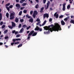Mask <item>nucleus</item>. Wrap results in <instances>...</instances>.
<instances>
[{
    "label": "nucleus",
    "mask_w": 74,
    "mask_h": 74,
    "mask_svg": "<svg viewBox=\"0 0 74 74\" xmlns=\"http://www.w3.org/2000/svg\"><path fill=\"white\" fill-rule=\"evenodd\" d=\"M55 27H53V28H50V30H49L48 32H44L45 34H48L50 33V31L51 32H53V31H57V32H59L58 30H61V27H60V25H59L58 23H54Z\"/></svg>",
    "instance_id": "nucleus-1"
},
{
    "label": "nucleus",
    "mask_w": 74,
    "mask_h": 74,
    "mask_svg": "<svg viewBox=\"0 0 74 74\" xmlns=\"http://www.w3.org/2000/svg\"><path fill=\"white\" fill-rule=\"evenodd\" d=\"M37 32H34V31L33 30L32 31H31L30 32L29 34L28 35V36H30L32 35V36H35L37 35Z\"/></svg>",
    "instance_id": "nucleus-2"
},
{
    "label": "nucleus",
    "mask_w": 74,
    "mask_h": 74,
    "mask_svg": "<svg viewBox=\"0 0 74 74\" xmlns=\"http://www.w3.org/2000/svg\"><path fill=\"white\" fill-rule=\"evenodd\" d=\"M15 14V12H14L13 13H11L10 16V20H12V19H14L15 18V16H14Z\"/></svg>",
    "instance_id": "nucleus-3"
},
{
    "label": "nucleus",
    "mask_w": 74,
    "mask_h": 74,
    "mask_svg": "<svg viewBox=\"0 0 74 74\" xmlns=\"http://www.w3.org/2000/svg\"><path fill=\"white\" fill-rule=\"evenodd\" d=\"M50 27H51V25H49L48 27L47 26H45L43 27L44 29L45 30H50Z\"/></svg>",
    "instance_id": "nucleus-4"
},
{
    "label": "nucleus",
    "mask_w": 74,
    "mask_h": 74,
    "mask_svg": "<svg viewBox=\"0 0 74 74\" xmlns=\"http://www.w3.org/2000/svg\"><path fill=\"white\" fill-rule=\"evenodd\" d=\"M48 18V17H49V14H47V13H45L43 15V18Z\"/></svg>",
    "instance_id": "nucleus-5"
},
{
    "label": "nucleus",
    "mask_w": 74,
    "mask_h": 74,
    "mask_svg": "<svg viewBox=\"0 0 74 74\" xmlns=\"http://www.w3.org/2000/svg\"><path fill=\"white\" fill-rule=\"evenodd\" d=\"M50 4V1H48V2L47 3V8H45V9H47L48 8V7H49V5Z\"/></svg>",
    "instance_id": "nucleus-6"
},
{
    "label": "nucleus",
    "mask_w": 74,
    "mask_h": 74,
    "mask_svg": "<svg viewBox=\"0 0 74 74\" xmlns=\"http://www.w3.org/2000/svg\"><path fill=\"white\" fill-rule=\"evenodd\" d=\"M20 5H20V4H17L16 5V7H18L17 8L18 9H19V8H21Z\"/></svg>",
    "instance_id": "nucleus-7"
},
{
    "label": "nucleus",
    "mask_w": 74,
    "mask_h": 74,
    "mask_svg": "<svg viewBox=\"0 0 74 74\" xmlns=\"http://www.w3.org/2000/svg\"><path fill=\"white\" fill-rule=\"evenodd\" d=\"M57 14V12H56L55 14H54V16H56V18H58V17H59V14Z\"/></svg>",
    "instance_id": "nucleus-8"
},
{
    "label": "nucleus",
    "mask_w": 74,
    "mask_h": 74,
    "mask_svg": "<svg viewBox=\"0 0 74 74\" xmlns=\"http://www.w3.org/2000/svg\"><path fill=\"white\" fill-rule=\"evenodd\" d=\"M29 22H31V23H33V18H31L29 20Z\"/></svg>",
    "instance_id": "nucleus-9"
},
{
    "label": "nucleus",
    "mask_w": 74,
    "mask_h": 74,
    "mask_svg": "<svg viewBox=\"0 0 74 74\" xmlns=\"http://www.w3.org/2000/svg\"><path fill=\"white\" fill-rule=\"evenodd\" d=\"M12 27H15V26H16L15 23H14V22H12Z\"/></svg>",
    "instance_id": "nucleus-10"
},
{
    "label": "nucleus",
    "mask_w": 74,
    "mask_h": 74,
    "mask_svg": "<svg viewBox=\"0 0 74 74\" xmlns=\"http://www.w3.org/2000/svg\"><path fill=\"white\" fill-rule=\"evenodd\" d=\"M61 25H65V23L63 20L61 21Z\"/></svg>",
    "instance_id": "nucleus-11"
},
{
    "label": "nucleus",
    "mask_w": 74,
    "mask_h": 74,
    "mask_svg": "<svg viewBox=\"0 0 74 74\" xmlns=\"http://www.w3.org/2000/svg\"><path fill=\"white\" fill-rule=\"evenodd\" d=\"M40 29V28L38 27H37L35 29V30H37V31H38Z\"/></svg>",
    "instance_id": "nucleus-12"
},
{
    "label": "nucleus",
    "mask_w": 74,
    "mask_h": 74,
    "mask_svg": "<svg viewBox=\"0 0 74 74\" xmlns=\"http://www.w3.org/2000/svg\"><path fill=\"white\" fill-rule=\"evenodd\" d=\"M24 30V29L23 28H22L20 30V32H19V33H22Z\"/></svg>",
    "instance_id": "nucleus-13"
},
{
    "label": "nucleus",
    "mask_w": 74,
    "mask_h": 74,
    "mask_svg": "<svg viewBox=\"0 0 74 74\" xmlns=\"http://www.w3.org/2000/svg\"><path fill=\"white\" fill-rule=\"evenodd\" d=\"M15 21L16 23H18V22H19V19L17 17H16L15 19Z\"/></svg>",
    "instance_id": "nucleus-14"
},
{
    "label": "nucleus",
    "mask_w": 74,
    "mask_h": 74,
    "mask_svg": "<svg viewBox=\"0 0 74 74\" xmlns=\"http://www.w3.org/2000/svg\"><path fill=\"white\" fill-rule=\"evenodd\" d=\"M70 23H73V24H74V20L71 19L70 21Z\"/></svg>",
    "instance_id": "nucleus-15"
},
{
    "label": "nucleus",
    "mask_w": 74,
    "mask_h": 74,
    "mask_svg": "<svg viewBox=\"0 0 74 74\" xmlns=\"http://www.w3.org/2000/svg\"><path fill=\"white\" fill-rule=\"evenodd\" d=\"M47 22V21H45L42 24V26H44V25H45V23H46Z\"/></svg>",
    "instance_id": "nucleus-16"
},
{
    "label": "nucleus",
    "mask_w": 74,
    "mask_h": 74,
    "mask_svg": "<svg viewBox=\"0 0 74 74\" xmlns=\"http://www.w3.org/2000/svg\"><path fill=\"white\" fill-rule=\"evenodd\" d=\"M34 14H35L36 15H37L38 14V12L36 11L35 10L34 12Z\"/></svg>",
    "instance_id": "nucleus-17"
},
{
    "label": "nucleus",
    "mask_w": 74,
    "mask_h": 74,
    "mask_svg": "<svg viewBox=\"0 0 74 74\" xmlns=\"http://www.w3.org/2000/svg\"><path fill=\"white\" fill-rule=\"evenodd\" d=\"M44 8L42 7L41 8V10L40 11V12H42V11H43V10H44Z\"/></svg>",
    "instance_id": "nucleus-18"
},
{
    "label": "nucleus",
    "mask_w": 74,
    "mask_h": 74,
    "mask_svg": "<svg viewBox=\"0 0 74 74\" xmlns=\"http://www.w3.org/2000/svg\"><path fill=\"white\" fill-rule=\"evenodd\" d=\"M6 16L8 18H9V13H6Z\"/></svg>",
    "instance_id": "nucleus-19"
},
{
    "label": "nucleus",
    "mask_w": 74,
    "mask_h": 74,
    "mask_svg": "<svg viewBox=\"0 0 74 74\" xmlns=\"http://www.w3.org/2000/svg\"><path fill=\"white\" fill-rule=\"evenodd\" d=\"M70 8V5L69 4L67 6V9H68V10H69Z\"/></svg>",
    "instance_id": "nucleus-20"
},
{
    "label": "nucleus",
    "mask_w": 74,
    "mask_h": 74,
    "mask_svg": "<svg viewBox=\"0 0 74 74\" xmlns=\"http://www.w3.org/2000/svg\"><path fill=\"white\" fill-rule=\"evenodd\" d=\"M22 44H20L18 46V47L19 48V47H22Z\"/></svg>",
    "instance_id": "nucleus-21"
},
{
    "label": "nucleus",
    "mask_w": 74,
    "mask_h": 74,
    "mask_svg": "<svg viewBox=\"0 0 74 74\" xmlns=\"http://www.w3.org/2000/svg\"><path fill=\"white\" fill-rule=\"evenodd\" d=\"M36 14H33L32 16L34 17V18H36Z\"/></svg>",
    "instance_id": "nucleus-22"
},
{
    "label": "nucleus",
    "mask_w": 74,
    "mask_h": 74,
    "mask_svg": "<svg viewBox=\"0 0 74 74\" xmlns=\"http://www.w3.org/2000/svg\"><path fill=\"white\" fill-rule=\"evenodd\" d=\"M21 1H20V3H23V1H25V0H21Z\"/></svg>",
    "instance_id": "nucleus-23"
},
{
    "label": "nucleus",
    "mask_w": 74,
    "mask_h": 74,
    "mask_svg": "<svg viewBox=\"0 0 74 74\" xmlns=\"http://www.w3.org/2000/svg\"><path fill=\"white\" fill-rule=\"evenodd\" d=\"M8 27L9 28H10V29H12L13 28V27H12V26H11L10 25H9Z\"/></svg>",
    "instance_id": "nucleus-24"
},
{
    "label": "nucleus",
    "mask_w": 74,
    "mask_h": 74,
    "mask_svg": "<svg viewBox=\"0 0 74 74\" xmlns=\"http://www.w3.org/2000/svg\"><path fill=\"white\" fill-rule=\"evenodd\" d=\"M22 11H20L19 13V15L21 16L22 15Z\"/></svg>",
    "instance_id": "nucleus-25"
},
{
    "label": "nucleus",
    "mask_w": 74,
    "mask_h": 74,
    "mask_svg": "<svg viewBox=\"0 0 74 74\" xmlns=\"http://www.w3.org/2000/svg\"><path fill=\"white\" fill-rule=\"evenodd\" d=\"M6 9H7V10L8 11H10V8H9V7H8V6H6Z\"/></svg>",
    "instance_id": "nucleus-26"
},
{
    "label": "nucleus",
    "mask_w": 74,
    "mask_h": 74,
    "mask_svg": "<svg viewBox=\"0 0 74 74\" xmlns=\"http://www.w3.org/2000/svg\"><path fill=\"white\" fill-rule=\"evenodd\" d=\"M27 27V26H26V25L25 24L23 26V27L24 28H26Z\"/></svg>",
    "instance_id": "nucleus-27"
},
{
    "label": "nucleus",
    "mask_w": 74,
    "mask_h": 74,
    "mask_svg": "<svg viewBox=\"0 0 74 74\" xmlns=\"http://www.w3.org/2000/svg\"><path fill=\"white\" fill-rule=\"evenodd\" d=\"M38 4H37L35 6V8H38Z\"/></svg>",
    "instance_id": "nucleus-28"
},
{
    "label": "nucleus",
    "mask_w": 74,
    "mask_h": 74,
    "mask_svg": "<svg viewBox=\"0 0 74 74\" xmlns=\"http://www.w3.org/2000/svg\"><path fill=\"white\" fill-rule=\"evenodd\" d=\"M8 32V30L7 29V30H5L4 31V34H6V33H7Z\"/></svg>",
    "instance_id": "nucleus-29"
},
{
    "label": "nucleus",
    "mask_w": 74,
    "mask_h": 74,
    "mask_svg": "<svg viewBox=\"0 0 74 74\" xmlns=\"http://www.w3.org/2000/svg\"><path fill=\"white\" fill-rule=\"evenodd\" d=\"M66 9L65 6H63L62 10L63 11H65V9Z\"/></svg>",
    "instance_id": "nucleus-30"
},
{
    "label": "nucleus",
    "mask_w": 74,
    "mask_h": 74,
    "mask_svg": "<svg viewBox=\"0 0 74 74\" xmlns=\"http://www.w3.org/2000/svg\"><path fill=\"white\" fill-rule=\"evenodd\" d=\"M26 4H27V3H24L22 4V6H25V5H26Z\"/></svg>",
    "instance_id": "nucleus-31"
},
{
    "label": "nucleus",
    "mask_w": 74,
    "mask_h": 74,
    "mask_svg": "<svg viewBox=\"0 0 74 74\" xmlns=\"http://www.w3.org/2000/svg\"><path fill=\"white\" fill-rule=\"evenodd\" d=\"M5 27V25H3L2 26V29H4Z\"/></svg>",
    "instance_id": "nucleus-32"
},
{
    "label": "nucleus",
    "mask_w": 74,
    "mask_h": 74,
    "mask_svg": "<svg viewBox=\"0 0 74 74\" xmlns=\"http://www.w3.org/2000/svg\"><path fill=\"white\" fill-rule=\"evenodd\" d=\"M20 36H21V35L19 34H18L16 36V37L18 38V37H20Z\"/></svg>",
    "instance_id": "nucleus-33"
},
{
    "label": "nucleus",
    "mask_w": 74,
    "mask_h": 74,
    "mask_svg": "<svg viewBox=\"0 0 74 74\" xmlns=\"http://www.w3.org/2000/svg\"><path fill=\"white\" fill-rule=\"evenodd\" d=\"M59 18H63V15H61L60 16H59Z\"/></svg>",
    "instance_id": "nucleus-34"
},
{
    "label": "nucleus",
    "mask_w": 74,
    "mask_h": 74,
    "mask_svg": "<svg viewBox=\"0 0 74 74\" xmlns=\"http://www.w3.org/2000/svg\"><path fill=\"white\" fill-rule=\"evenodd\" d=\"M10 5V3H7L5 5L6 6H9Z\"/></svg>",
    "instance_id": "nucleus-35"
},
{
    "label": "nucleus",
    "mask_w": 74,
    "mask_h": 74,
    "mask_svg": "<svg viewBox=\"0 0 74 74\" xmlns=\"http://www.w3.org/2000/svg\"><path fill=\"white\" fill-rule=\"evenodd\" d=\"M16 35L17 34H19V33H18V31H15V33H14Z\"/></svg>",
    "instance_id": "nucleus-36"
},
{
    "label": "nucleus",
    "mask_w": 74,
    "mask_h": 74,
    "mask_svg": "<svg viewBox=\"0 0 74 74\" xmlns=\"http://www.w3.org/2000/svg\"><path fill=\"white\" fill-rule=\"evenodd\" d=\"M15 32H16V31H15V30H13L12 32V33L13 34H14V33H15Z\"/></svg>",
    "instance_id": "nucleus-37"
},
{
    "label": "nucleus",
    "mask_w": 74,
    "mask_h": 74,
    "mask_svg": "<svg viewBox=\"0 0 74 74\" xmlns=\"http://www.w3.org/2000/svg\"><path fill=\"white\" fill-rule=\"evenodd\" d=\"M67 20H68V18H65L64 19V21H67Z\"/></svg>",
    "instance_id": "nucleus-38"
},
{
    "label": "nucleus",
    "mask_w": 74,
    "mask_h": 74,
    "mask_svg": "<svg viewBox=\"0 0 74 74\" xmlns=\"http://www.w3.org/2000/svg\"><path fill=\"white\" fill-rule=\"evenodd\" d=\"M30 27H31L30 26H29L27 28V30H29V29Z\"/></svg>",
    "instance_id": "nucleus-39"
},
{
    "label": "nucleus",
    "mask_w": 74,
    "mask_h": 74,
    "mask_svg": "<svg viewBox=\"0 0 74 74\" xmlns=\"http://www.w3.org/2000/svg\"><path fill=\"white\" fill-rule=\"evenodd\" d=\"M40 21V20L39 19V18H37L36 20V21H37V22H39V21Z\"/></svg>",
    "instance_id": "nucleus-40"
},
{
    "label": "nucleus",
    "mask_w": 74,
    "mask_h": 74,
    "mask_svg": "<svg viewBox=\"0 0 74 74\" xmlns=\"http://www.w3.org/2000/svg\"><path fill=\"white\" fill-rule=\"evenodd\" d=\"M23 12L25 14V13H26V12H27V10H24Z\"/></svg>",
    "instance_id": "nucleus-41"
},
{
    "label": "nucleus",
    "mask_w": 74,
    "mask_h": 74,
    "mask_svg": "<svg viewBox=\"0 0 74 74\" xmlns=\"http://www.w3.org/2000/svg\"><path fill=\"white\" fill-rule=\"evenodd\" d=\"M13 7V5H11L10 6L9 8H12Z\"/></svg>",
    "instance_id": "nucleus-42"
},
{
    "label": "nucleus",
    "mask_w": 74,
    "mask_h": 74,
    "mask_svg": "<svg viewBox=\"0 0 74 74\" xmlns=\"http://www.w3.org/2000/svg\"><path fill=\"white\" fill-rule=\"evenodd\" d=\"M3 21H1L0 22V25L1 26L2 25H3Z\"/></svg>",
    "instance_id": "nucleus-43"
},
{
    "label": "nucleus",
    "mask_w": 74,
    "mask_h": 74,
    "mask_svg": "<svg viewBox=\"0 0 74 74\" xmlns=\"http://www.w3.org/2000/svg\"><path fill=\"white\" fill-rule=\"evenodd\" d=\"M21 39H19V38H17V39H16V41H20V40H21Z\"/></svg>",
    "instance_id": "nucleus-44"
},
{
    "label": "nucleus",
    "mask_w": 74,
    "mask_h": 74,
    "mask_svg": "<svg viewBox=\"0 0 74 74\" xmlns=\"http://www.w3.org/2000/svg\"><path fill=\"white\" fill-rule=\"evenodd\" d=\"M21 26H22V24H19L18 28H21Z\"/></svg>",
    "instance_id": "nucleus-45"
},
{
    "label": "nucleus",
    "mask_w": 74,
    "mask_h": 74,
    "mask_svg": "<svg viewBox=\"0 0 74 74\" xmlns=\"http://www.w3.org/2000/svg\"><path fill=\"white\" fill-rule=\"evenodd\" d=\"M20 21L21 22H23L24 21V20L23 19H21Z\"/></svg>",
    "instance_id": "nucleus-46"
},
{
    "label": "nucleus",
    "mask_w": 74,
    "mask_h": 74,
    "mask_svg": "<svg viewBox=\"0 0 74 74\" xmlns=\"http://www.w3.org/2000/svg\"><path fill=\"white\" fill-rule=\"evenodd\" d=\"M19 43V42H16L14 43V44L15 45L16 44H18Z\"/></svg>",
    "instance_id": "nucleus-47"
},
{
    "label": "nucleus",
    "mask_w": 74,
    "mask_h": 74,
    "mask_svg": "<svg viewBox=\"0 0 74 74\" xmlns=\"http://www.w3.org/2000/svg\"><path fill=\"white\" fill-rule=\"evenodd\" d=\"M33 13V11H31L30 12V15H32V14Z\"/></svg>",
    "instance_id": "nucleus-48"
},
{
    "label": "nucleus",
    "mask_w": 74,
    "mask_h": 74,
    "mask_svg": "<svg viewBox=\"0 0 74 74\" xmlns=\"http://www.w3.org/2000/svg\"><path fill=\"white\" fill-rule=\"evenodd\" d=\"M47 1V0H43V3L44 4H45V3H46V1Z\"/></svg>",
    "instance_id": "nucleus-49"
},
{
    "label": "nucleus",
    "mask_w": 74,
    "mask_h": 74,
    "mask_svg": "<svg viewBox=\"0 0 74 74\" xmlns=\"http://www.w3.org/2000/svg\"><path fill=\"white\" fill-rule=\"evenodd\" d=\"M8 36H6L5 37V40H7V39H8Z\"/></svg>",
    "instance_id": "nucleus-50"
},
{
    "label": "nucleus",
    "mask_w": 74,
    "mask_h": 74,
    "mask_svg": "<svg viewBox=\"0 0 74 74\" xmlns=\"http://www.w3.org/2000/svg\"><path fill=\"white\" fill-rule=\"evenodd\" d=\"M12 41H13V42L14 43L16 41V39H13Z\"/></svg>",
    "instance_id": "nucleus-51"
},
{
    "label": "nucleus",
    "mask_w": 74,
    "mask_h": 74,
    "mask_svg": "<svg viewBox=\"0 0 74 74\" xmlns=\"http://www.w3.org/2000/svg\"><path fill=\"white\" fill-rule=\"evenodd\" d=\"M66 3H64L63 5V7H64V6L65 7V5H66Z\"/></svg>",
    "instance_id": "nucleus-52"
},
{
    "label": "nucleus",
    "mask_w": 74,
    "mask_h": 74,
    "mask_svg": "<svg viewBox=\"0 0 74 74\" xmlns=\"http://www.w3.org/2000/svg\"><path fill=\"white\" fill-rule=\"evenodd\" d=\"M52 21V18H50L49 19V21L50 22H51Z\"/></svg>",
    "instance_id": "nucleus-53"
},
{
    "label": "nucleus",
    "mask_w": 74,
    "mask_h": 74,
    "mask_svg": "<svg viewBox=\"0 0 74 74\" xmlns=\"http://www.w3.org/2000/svg\"><path fill=\"white\" fill-rule=\"evenodd\" d=\"M40 23V22H38L36 24V25H38Z\"/></svg>",
    "instance_id": "nucleus-54"
},
{
    "label": "nucleus",
    "mask_w": 74,
    "mask_h": 74,
    "mask_svg": "<svg viewBox=\"0 0 74 74\" xmlns=\"http://www.w3.org/2000/svg\"><path fill=\"white\" fill-rule=\"evenodd\" d=\"M39 30L40 32H41V31H42V28H39Z\"/></svg>",
    "instance_id": "nucleus-55"
},
{
    "label": "nucleus",
    "mask_w": 74,
    "mask_h": 74,
    "mask_svg": "<svg viewBox=\"0 0 74 74\" xmlns=\"http://www.w3.org/2000/svg\"><path fill=\"white\" fill-rule=\"evenodd\" d=\"M0 17L2 18V14L1 13H0Z\"/></svg>",
    "instance_id": "nucleus-56"
},
{
    "label": "nucleus",
    "mask_w": 74,
    "mask_h": 74,
    "mask_svg": "<svg viewBox=\"0 0 74 74\" xmlns=\"http://www.w3.org/2000/svg\"><path fill=\"white\" fill-rule=\"evenodd\" d=\"M50 26L52 27H54V25H53V24H51V25H50Z\"/></svg>",
    "instance_id": "nucleus-57"
},
{
    "label": "nucleus",
    "mask_w": 74,
    "mask_h": 74,
    "mask_svg": "<svg viewBox=\"0 0 74 74\" xmlns=\"http://www.w3.org/2000/svg\"><path fill=\"white\" fill-rule=\"evenodd\" d=\"M14 42H12L11 44V45H13L14 44Z\"/></svg>",
    "instance_id": "nucleus-58"
},
{
    "label": "nucleus",
    "mask_w": 74,
    "mask_h": 74,
    "mask_svg": "<svg viewBox=\"0 0 74 74\" xmlns=\"http://www.w3.org/2000/svg\"><path fill=\"white\" fill-rule=\"evenodd\" d=\"M65 15L66 16H69V15H70V14H65Z\"/></svg>",
    "instance_id": "nucleus-59"
},
{
    "label": "nucleus",
    "mask_w": 74,
    "mask_h": 74,
    "mask_svg": "<svg viewBox=\"0 0 74 74\" xmlns=\"http://www.w3.org/2000/svg\"><path fill=\"white\" fill-rule=\"evenodd\" d=\"M3 44V43L2 42H0V45H1Z\"/></svg>",
    "instance_id": "nucleus-60"
},
{
    "label": "nucleus",
    "mask_w": 74,
    "mask_h": 74,
    "mask_svg": "<svg viewBox=\"0 0 74 74\" xmlns=\"http://www.w3.org/2000/svg\"><path fill=\"white\" fill-rule=\"evenodd\" d=\"M29 32H30V31H27V34H28V33H29Z\"/></svg>",
    "instance_id": "nucleus-61"
},
{
    "label": "nucleus",
    "mask_w": 74,
    "mask_h": 74,
    "mask_svg": "<svg viewBox=\"0 0 74 74\" xmlns=\"http://www.w3.org/2000/svg\"><path fill=\"white\" fill-rule=\"evenodd\" d=\"M23 7H21V8H20V10H23Z\"/></svg>",
    "instance_id": "nucleus-62"
},
{
    "label": "nucleus",
    "mask_w": 74,
    "mask_h": 74,
    "mask_svg": "<svg viewBox=\"0 0 74 74\" xmlns=\"http://www.w3.org/2000/svg\"><path fill=\"white\" fill-rule=\"evenodd\" d=\"M5 47H6V48H7L8 47V46L7 45H5Z\"/></svg>",
    "instance_id": "nucleus-63"
},
{
    "label": "nucleus",
    "mask_w": 74,
    "mask_h": 74,
    "mask_svg": "<svg viewBox=\"0 0 74 74\" xmlns=\"http://www.w3.org/2000/svg\"><path fill=\"white\" fill-rule=\"evenodd\" d=\"M28 18H31V16H29L27 17Z\"/></svg>",
    "instance_id": "nucleus-64"
}]
</instances>
